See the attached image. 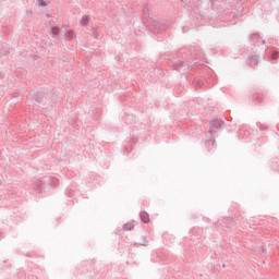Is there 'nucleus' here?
<instances>
[{
    "instance_id": "f257e3e1",
    "label": "nucleus",
    "mask_w": 279,
    "mask_h": 279,
    "mask_svg": "<svg viewBox=\"0 0 279 279\" xmlns=\"http://www.w3.org/2000/svg\"><path fill=\"white\" fill-rule=\"evenodd\" d=\"M141 219H142L143 223H149V214H147L146 211H142Z\"/></svg>"
},
{
    "instance_id": "f03ea898",
    "label": "nucleus",
    "mask_w": 279,
    "mask_h": 279,
    "mask_svg": "<svg viewBox=\"0 0 279 279\" xmlns=\"http://www.w3.org/2000/svg\"><path fill=\"white\" fill-rule=\"evenodd\" d=\"M124 230L130 231V230H134V222H128L124 225Z\"/></svg>"
},
{
    "instance_id": "7ed1b4c3",
    "label": "nucleus",
    "mask_w": 279,
    "mask_h": 279,
    "mask_svg": "<svg viewBox=\"0 0 279 279\" xmlns=\"http://www.w3.org/2000/svg\"><path fill=\"white\" fill-rule=\"evenodd\" d=\"M52 34H53L54 36H58V34H60V28H58V27H52Z\"/></svg>"
},
{
    "instance_id": "20e7f679",
    "label": "nucleus",
    "mask_w": 279,
    "mask_h": 279,
    "mask_svg": "<svg viewBox=\"0 0 279 279\" xmlns=\"http://www.w3.org/2000/svg\"><path fill=\"white\" fill-rule=\"evenodd\" d=\"M40 5H45V1L44 0H39Z\"/></svg>"
}]
</instances>
